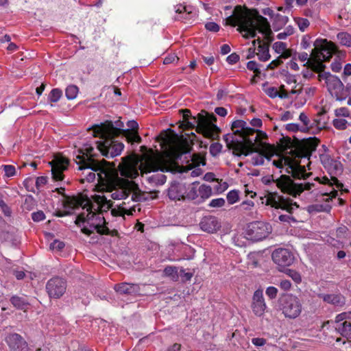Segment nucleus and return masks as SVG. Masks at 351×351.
<instances>
[{"label": "nucleus", "instance_id": "obj_16", "mask_svg": "<svg viewBox=\"0 0 351 351\" xmlns=\"http://www.w3.org/2000/svg\"><path fill=\"white\" fill-rule=\"evenodd\" d=\"M272 232L271 226L264 221L250 223L246 229V236L250 240L258 241L266 239Z\"/></svg>", "mask_w": 351, "mask_h": 351}, {"label": "nucleus", "instance_id": "obj_47", "mask_svg": "<svg viewBox=\"0 0 351 351\" xmlns=\"http://www.w3.org/2000/svg\"><path fill=\"white\" fill-rule=\"evenodd\" d=\"M326 113L324 110H322L321 112L317 113V117L314 119V122L316 123V126L319 128H322L325 127L326 121L323 120L322 116Z\"/></svg>", "mask_w": 351, "mask_h": 351}, {"label": "nucleus", "instance_id": "obj_46", "mask_svg": "<svg viewBox=\"0 0 351 351\" xmlns=\"http://www.w3.org/2000/svg\"><path fill=\"white\" fill-rule=\"evenodd\" d=\"M294 29L291 26L287 27L285 30L277 35V38L279 40H285L287 36H291L293 34Z\"/></svg>", "mask_w": 351, "mask_h": 351}, {"label": "nucleus", "instance_id": "obj_11", "mask_svg": "<svg viewBox=\"0 0 351 351\" xmlns=\"http://www.w3.org/2000/svg\"><path fill=\"white\" fill-rule=\"evenodd\" d=\"M279 308L286 318L295 319L302 311L301 300L293 294H287L279 299Z\"/></svg>", "mask_w": 351, "mask_h": 351}, {"label": "nucleus", "instance_id": "obj_17", "mask_svg": "<svg viewBox=\"0 0 351 351\" xmlns=\"http://www.w3.org/2000/svg\"><path fill=\"white\" fill-rule=\"evenodd\" d=\"M265 204L273 208L286 210L289 214L299 207L298 204L291 199L279 195L276 193H270L266 197Z\"/></svg>", "mask_w": 351, "mask_h": 351}, {"label": "nucleus", "instance_id": "obj_27", "mask_svg": "<svg viewBox=\"0 0 351 351\" xmlns=\"http://www.w3.org/2000/svg\"><path fill=\"white\" fill-rule=\"evenodd\" d=\"M6 339L12 351H25L27 349L25 341L19 334H10Z\"/></svg>", "mask_w": 351, "mask_h": 351}, {"label": "nucleus", "instance_id": "obj_50", "mask_svg": "<svg viewBox=\"0 0 351 351\" xmlns=\"http://www.w3.org/2000/svg\"><path fill=\"white\" fill-rule=\"evenodd\" d=\"M335 114L337 117H348L350 116V111L347 108L341 107L335 110Z\"/></svg>", "mask_w": 351, "mask_h": 351}, {"label": "nucleus", "instance_id": "obj_38", "mask_svg": "<svg viewBox=\"0 0 351 351\" xmlns=\"http://www.w3.org/2000/svg\"><path fill=\"white\" fill-rule=\"evenodd\" d=\"M309 55L306 52H302L298 54V59L302 62H305L304 65L306 64H311V66L313 68V69H315L317 71V65L315 66L316 62L313 61V59L312 58V60L309 59Z\"/></svg>", "mask_w": 351, "mask_h": 351}, {"label": "nucleus", "instance_id": "obj_1", "mask_svg": "<svg viewBox=\"0 0 351 351\" xmlns=\"http://www.w3.org/2000/svg\"><path fill=\"white\" fill-rule=\"evenodd\" d=\"M232 134L223 136L227 146L232 149L233 154L237 156H247L252 154L251 163L254 166L264 164L265 158L273 161L271 157L275 155V148L265 142L267 135L265 132L247 126L243 120H236L231 125ZM280 155H276L278 160Z\"/></svg>", "mask_w": 351, "mask_h": 351}, {"label": "nucleus", "instance_id": "obj_49", "mask_svg": "<svg viewBox=\"0 0 351 351\" xmlns=\"http://www.w3.org/2000/svg\"><path fill=\"white\" fill-rule=\"evenodd\" d=\"M279 91L278 97L282 99H286V98H291L295 99V97L296 96V94L291 93V90L289 91L284 88V86H281V88Z\"/></svg>", "mask_w": 351, "mask_h": 351}, {"label": "nucleus", "instance_id": "obj_55", "mask_svg": "<svg viewBox=\"0 0 351 351\" xmlns=\"http://www.w3.org/2000/svg\"><path fill=\"white\" fill-rule=\"evenodd\" d=\"M265 92L269 97H270L271 98L278 97V95H279L278 90L276 87H273V86L266 88L265 90Z\"/></svg>", "mask_w": 351, "mask_h": 351}, {"label": "nucleus", "instance_id": "obj_63", "mask_svg": "<svg viewBox=\"0 0 351 351\" xmlns=\"http://www.w3.org/2000/svg\"><path fill=\"white\" fill-rule=\"evenodd\" d=\"M33 221H40L45 219V214L43 211L33 213L32 215Z\"/></svg>", "mask_w": 351, "mask_h": 351}, {"label": "nucleus", "instance_id": "obj_39", "mask_svg": "<svg viewBox=\"0 0 351 351\" xmlns=\"http://www.w3.org/2000/svg\"><path fill=\"white\" fill-rule=\"evenodd\" d=\"M62 95V92L59 88H53L51 90L48 96V99L51 102H57L60 100Z\"/></svg>", "mask_w": 351, "mask_h": 351}, {"label": "nucleus", "instance_id": "obj_53", "mask_svg": "<svg viewBox=\"0 0 351 351\" xmlns=\"http://www.w3.org/2000/svg\"><path fill=\"white\" fill-rule=\"evenodd\" d=\"M311 39V36H309L308 35H304L301 40V47L304 49H308L311 46V44L312 43Z\"/></svg>", "mask_w": 351, "mask_h": 351}, {"label": "nucleus", "instance_id": "obj_25", "mask_svg": "<svg viewBox=\"0 0 351 351\" xmlns=\"http://www.w3.org/2000/svg\"><path fill=\"white\" fill-rule=\"evenodd\" d=\"M317 296L335 307H343L346 304V298L341 293H318Z\"/></svg>", "mask_w": 351, "mask_h": 351}, {"label": "nucleus", "instance_id": "obj_13", "mask_svg": "<svg viewBox=\"0 0 351 351\" xmlns=\"http://www.w3.org/2000/svg\"><path fill=\"white\" fill-rule=\"evenodd\" d=\"M337 50V47L335 44L326 40H322L319 46H315L312 50L311 56L313 57V61L316 62L317 71H323L324 66L322 62L329 60Z\"/></svg>", "mask_w": 351, "mask_h": 351}, {"label": "nucleus", "instance_id": "obj_35", "mask_svg": "<svg viewBox=\"0 0 351 351\" xmlns=\"http://www.w3.org/2000/svg\"><path fill=\"white\" fill-rule=\"evenodd\" d=\"M338 42L346 47H351V34L347 32H340L337 35Z\"/></svg>", "mask_w": 351, "mask_h": 351}, {"label": "nucleus", "instance_id": "obj_5", "mask_svg": "<svg viewBox=\"0 0 351 351\" xmlns=\"http://www.w3.org/2000/svg\"><path fill=\"white\" fill-rule=\"evenodd\" d=\"M319 143L317 138H309L302 142L300 149L290 151V156H278L273 161V165L279 169H285L287 173L295 178H306L308 176L306 167L310 165V156Z\"/></svg>", "mask_w": 351, "mask_h": 351}, {"label": "nucleus", "instance_id": "obj_56", "mask_svg": "<svg viewBox=\"0 0 351 351\" xmlns=\"http://www.w3.org/2000/svg\"><path fill=\"white\" fill-rule=\"evenodd\" d=\"M5 174L8 177L13 176L15 174V167L12 165H3V166Z\"/></svg>", "mask_w": 351, "mask_h": 351}, {"label": "nucleus", "instance_id": "obj_2", "mask_svg": "<svg viewBox=\"0 0 351 351\" xmlns=\"http://www.w3.org/2000/svg\"><path fill=\"white\" fill-rule=\"evenodd\" d=\"M94 203L88 199L82 200L76 197H65L63 202L65 210L58 212L57 216L71 215L73 210L81 206L83 211L76 218L75 223L82 227V232L90 235L95 231L100 234H109L106 220L101 213L107 212L112 206L111 200L105 195L92 196Z\"/></svg>", "mask_w": 351, "mask_h": 351}, {"label": "nucleus", "instance_id": "obj_43", "mask_svg": "<svg viewBox=\"0 0 351 351\" xmlns=\"http://www.w3.org/2000/svg\"><path fill=\"white\" fill-rule=\"evenodd\" d=\"M294 20L300 30L302 32H304L310 25V23L307 19L298 17L295 18Z\"/></svg>", "mask_w": 351, "mask_h": 351}, {"label": "nucleus", "instance_id": "obj_28", "mask_svg": "<svg viewBox=\"0 0 351 351\" xmlns=\"http://www.w3.org/2000/svg\"><path fill=\"white\" fill-rule=\"evenodd\" d=\"M114 289L121 294L136 295L140 293V287L137 284L121 283L116 285Z\"/></svg>", "mask_w": 351, "mask_h": 351}, {"label": "nucleus", "instance_id": "obj_64", "mask_svg": "<svg viewBox=\"0 0 351 351\" xmlns=\"http://www.w3.org/2000/svg\"><path fill=\"white\" fill-rule=\"evenodd\" d=\"M64 247V243L62 241L55 240L50 244V248L52 250H60Z\"/></svg>", "mask_w": 351, "mask_h": 351}, {"label": "nucleus", "instance_id": "obj_54", "mask_svg": "<svg viewBox=\"0 0 351 351\" xmlns=\"http://www.w3.org/2000/svg\"><path fill=\"white\" fill-rule=\"evenodd\" d=\"M254 206V203L252 200L244 201L239 206L240 209L243 210H251Z\"/></svg>", "mask_w": 351, "mask_h": 351}, {"label": "nucleus", "instance_id": "obj_15", "mask_svg": "<svg viewBox=\"0 0 351 351\" xmlns=\"http://www.w3.org/2000/svg\"><path fill=\"white\" fill-rule=\"evenodd\" d=\"M101 139L95 143L97 149L102 156L106 158H114L119 155L124 145L121 142L114 139V136H99Z\"/></svg>", "mask_w": 351, "mask_h": 351}, {"label": "nucleus", "instance_id": "obj_36", "mask_svg": "<svg viewBox=\"0 0 351 351\" xmlns=\"http://www.w3.org/2000/svg\"><path fill=\"white\" fill-rule=\"evenodd\" d=\"M133 212H135V209L134 208H127L123 207V206H119L118 208H114L111 209V215L112 216H123L124 215H133Z\"/></svg>", "mask_w": 351, "mask_h": 351}, {"label": "nucleus", "instance_id": "obj_18", "mask_svg": "<svg viewBox=\"0 0 351 351\" xmlns=\"http://www.w3.org/2000/svg\"><path fill=\"white\" fill-rule=\"evenodd\" d=\"M46 289L50 298H60L64 295L66 289V282L61 278L56 277L48 280Z\"/></svg>", "mask_w": 351, "mask_h": 351}, {"label": "nucleus", "instance_id": "obj_6", "mask_svg": "<svg viewBox=\"0 0 351 351\" xmlns=\"http://www.w3.org/2000/svg\"><path fill=\"white\" fill-rule=\"evenodd\" d=\"M104 178V183L99 191L110 193L113 199H125L130 195L133 202L147 199L146 194L140 190L137 184L134 181L119 177L114 165L112 172L106 173Z\"/></svg>", "mask_w": 351, "mask_h": 351}, {"label": "nucleus", "instance_id": "obj_51", "mask_svg": "<svg viewBox=\"0 0 351 351\" xmlns=\"http://www.w3.org/2000/svg\"><path fill=\"white\" fill-rule=\"evenodd\" d=\"M278 289L276 288L275 287H268L267 289H266V291H265V293L266 295L268 296V298H269L270 299H274L276 298L277 296V294H278Z\"/></svg>", "mask_w": 351, "mask_h": 351}, {"label": "nucleus", "instance_id": "obj_60", "mask_svg": "<svg viewBox=\"0 0 351 351\" xmlns=\"http://www.w3.org/2000/svg\"><path fill=\"white\" fill-rule=\"evenodd\" d=\"M178 59L179 58L174 53L169 54L168 56H167L165 58L163 63L165 64H169L174 62L175 61H178Z\"/></svg>", "mask_w": 351, "mask_h": 351}, {"label": "nucleus", "instance_id": "obj_34", "mask_svg": "<svg viewBox=\"0 0 351 351\" xmlns=\"http://www.w3.org/2000/svg\"><path fill=\"white\" fill-rule=\"evenodd\" d=\"M176 12L180 14L186 13L185 16H182V18L186 20L190 19L196 16V12H193L191 7H187L182 5H176Z\"/></svg>", "mask_w": 351, "mask_h": 351}, {"label": "nucleus", "instance_id": "obj_52", "mask_svg": "<svg viewBox=\"0 0 351 351\" xmlns=\"http://www.w3.org/2000/svg\"><path fill=\"white\" fill-rule=\"evenodd\" d=\"M197 196V192L193 183L192 186L189 188V192L186 193V197L191 199H195Z\"/></svg>", "mask_w": 351, "mask_h": 351}, {"label": "nucleus", "instance_id": "obj_41", "mask_svg": "<svg viewBox=\"0 0 351 351\" xmlns=\"http://www.w3.org/2000/svg\"><path fill=\"white\" fill-rule=\"evenodd\" d=\"M332 125L337 130H345L348 126V121L345 119L338 117L333 120Z\"/></svg>", "mask_w": 351, "mask_h": 351}, {"label": "nucleus", "instance_id": "obj_57", "mask_svg": "<svg viewBox=\"0 0 351 351\" xmlns=\"http://www.w3.org/2000/svg\"><path fill=\"white\" fill-rule=\"evenodd\" d=\"M225 204V199L223 198L213 199L209 204L211 207H221Z\"/></svg>", "mask_w": 351, "mask_h": 351}, {"label": "nucleus", "instance_id": "obj_8", "mask_svg": "<svg viewBox=\"0 0 351 351\" xmlns=\"http://www.w3.org/2000/svg\"><path fill=\"white\" fill-rule=\"evenodd\" d=\"M123 128V123L121 121H117L114 123L110 121H106L104 123L93 125L92 130L94 136L117 137L122 134L129 143L141 142V138L138 134L124 130Z\"/></svg>", "mask_w": 351, "mask_h": 351}, {"label": "nucleus", "instance_id": "obj_45", "mask_svg": "<svg viewBox=\"0 0 351 351\" xmlns=\"http://www.w3.org/2000/svg\"><path fill=\"white\" fill-rule=\"evenodd\" d=\"M227 200L230 204H233L239 201V191L236 190H232L227 194Z\"/></svg>", "mask_w": 351, "mask_h": 351}, {"label": "nucleus", "instance_id": "obj_37", "mask_svg": "<svg viewBox=\"0 0 351 351\" xmlns=\"http://www.w3.org/2000/svg\"><path fill=\"white\" fill-rule=\"evenodd\" d=\"M79 92V88L75 85H69L65 90V95L68 99L71 100L76 98Z\"/></svg>", "mask_w": 351, "mask_h": 351}, {"label": "nucleus", "instance_id": "obj_24", "mask_svg": "<svg viewBox=\"0 0 351 351\" xmlns=\"http://www.w3.org/2000/svg\"><path fill=\"white\" fill-rule=\"evenodd\" d=\"M188 152L189 147L186 144L175 141L169 145L167 153L171 159L177 160L180 158L182 154H186Z\"/></svg>", "mask_w": 351, "mask_h": 351}, {"label": "nucleus", "instance_id": "obj_3", "mask_svg": "<svg viewBox=\"0 0 351 351\" xmlns=\"http://www.w3.org/2000/svg\"><path fill=\"white\" fill-rule=\"evenodd\" d=\"M118 169L121 176L131 179L136 178L140 170L142 177L152 185L165 184L167 177L163 172L168 171L167 167L161 165L160 159L156 156H147L141 164L136 156L123 158L118 165Z\"/></svg>", "mask_w": 351, "mask_h": 351}, {"label": "nucleus", "instance_id": "obj_30", "mask_svg": "<svg viewBox=\"0 0 351 351\" xmlns=\"http://www.w3.org/2000/svg\"><path fill=\"white\" fill-rule=\"evenodd\" d=\"M258 47L257 48L258 52L256 53L258 59L261 61H267L270 58L269 52V46L266 44H262L261 40L257 39Z\"/></svg>", "mask_w": 351, "mask_h": 351}, {"label": "nucleus", "instance_id": "obj_62", "mask_svg": "<svg viewBox=\"0 0 351 351\" xmlns=\"http://www.w3.org/2000/svg\"><path fill=\"white\" fill-rule=\"evenodd\" d=\"M221 147L219 143H213L210 147V152L213 155H216L221 152Z\"/></svg>", "mask_w": 351, "mask_h": 351}, {"label": "nucleus", "instance_id": "obj_32", "mask_svg": "<svg viewBox=\"0 0 351 351\" xmlns=\"http://www.w3.org/2000/svg\"><path fill=\"white\" fill-rule=\"evenodd\" d=\"M273 49L274 51L280 54V57L283 58H287L291 56V52L287 48V44L280 41L276 42L273 45Z\"/></svg>", "mask_w": 351, "mask_h": 351}, {"label": "nucleus", "instance_id": "obj_12", "mask_svg": "<svg viewBox=\"0 0 351 351\" xmlns=\"http://www.w3.org/2000/svg\"><path fill=\"white\" fill-rule=\"evenodd\" d=\"M197 124L198 132L202 133L205 137L216 139L220 132V129L216 125L217 117L213 114H198V119L193 118Z\"/></svg>", "mask_w": 351, "mask_h": 351}, {"label": "nucleus", "instance_id": "obj_20", "mask_svg": "<svg viewBox=\"0 0 351 351\" xmlns=\"http://www.w3.org/2000/svg\"><path fill=\"white\" fill-rule=\"evenodd\" d=\"M317 88L314 86H306L291 90V93L296 94L294 101V106L297 108L302 107L308 99L314 96Z\"/></svg>", "mask_w": 351, "mask_h": 351}, {"label": "nucleus", "instance_id": "obj_7", "mask_svg": "<svg viewBox=\"0 0 351 351\" xmlns=\"http://www.w3.org/2000/svg\"><path fill=\"white\" fill-rule=\"evenodd\" d=\"M80 154L76 156V163L78 165V169L80 171H88L85 178H82V182H92L96 178V173L98 176L99 188L101 189L104 183V176L106 173L112 172V169L114 165L110 164L104 159L99 160L93 158L94 147L90 145H85L82 149L79 150Z\"/></svg>", "mask_w": 351, "mask_h": 351}, {"label": "nucleus", "instance_id": "obj_21", "mask_svg": "<svg viewBox=\"0 0 351 351\" xmlns=\"http://www.w3.org/2000/svg\"><path fill=\"white\" fill-rule=\"evenodd\" d=\"M271 257L274 262L280 267L289 266L294 261L293 254L289 250L284 248L275 250Z\"/></svg>", "mask_w": 351, "mask_h": 351}, {"label": "nucleus", "instance_id": "obj_14", "mask_svg": "<svg viewBox=\"0 0 351 351\" xmlns=\"http://www.w3.org/2000/svg\"><path fill=\"white\" fill-rule=\"evenodd\" d=\"M318 77L319 81H325L328 92L337 100L341 101L346 98V91L344 85L338 77L323 71H319Z\"/></svg>", "mask_w": 351, "mask_h": 351}, {"label": "nucleus", "instance_id": "obj_10", "mask_svg": "<svg viewBox=\"0 0 351 351\" xmlns=\"http://www.w3.org/2000/svg\"><path fill=\"white\" fill-rule=\"evenodd\" d=\"M316 180L323 185L328 186L329 189L326 191L320 190L322 200L325 201L326 203L324 205L315 204L313 207L318 212H329L331 209L329 202L337 195V191L335 189L334 186L337 189H340L343 185L335 176H331L330 179L326 176L317 177Z\"/></svg>", "mask_w": 351, "mask_h": 351}, {"label": "nucleus", "instance_id": "obj_22", "mask_svg": "<svg viewBox=\"0 0 351 351\" xmlns=\"http://www.w3.org/2000/svg\"><path fill=\"white\" fill-rule=\"evenodd\" d=\"M186 186L178 182H171L167 190L168 197L172 201H180L184 199L186 194Z\"/></svg>", "mask_w": 351, "mask_h": 351}, {"label": "nucleus", "instance_id": "obj_19", "mask_svg": "<svg viewBox=\"0 0 351 351\" xmlns=\"http://www.w3.org/2000/svg\"><path fill=\"white\" fill-rule=\"evenodd\" d=\"M50 165L53 179L56 181L62 180L64 178L63 172L67 169L69 160L61 155H56L50 162Z\"/></svg>", "mask_w": 351, "mask_h": 351}, {"label": "nucleus", "instance_id": "obj_4", "mask_svg": "<svg viewBox=\"0 0 351 351\" xmlns=\"http://www.w3.org/2000/svg\"><path fill=\"white\" fill-rule=\"evenodd\" d=\"M226 25L232 27L238 26L239 32H245V38H254L256 31L263 34L267 40H271L270 37L272 31L267 19L260 15L255 9H249L245 6H235L232 15L226 19Z\"/></svg>", "mask_w": 351, "mask_h": 351}, {"label": "nucleus", "instance_id": "obj_31", "mask_svg": "<svg viewBox=\"0 0 351 351\" xmlns=\"http://www.w3.org/2000/svg\"><path fill=\"white\" fill-rule=\"evenodd\" d=\"M337 330L344 337L351 339V321H345L337 325Z\"/></svg>", "mask_w": 351, "mask_h": 351}, {"label": "nucleus", "instance_id": "obj_61", "mask_svg": "<svg viewBox=\"0 0 351 351\" xmlns=\"http://www.w3.org/2000/svg\"><path fill=\"white\" fill-rule=\"evenodd\" d=\"M247 68L257 74L261 73L258 67V64L255 61H249L247 64Z\"/></svg>", "mask_w": 351, "mask_h": 351}, {"label": "nucleus", "instance_id": "obj_29", "mask_svg": "<svg viewBox=\"0 0 351 351\" xmlns=\"http://www.w3.org/2000/svg\"><path fill=\"white\" fill-rule=\"evenodd\" d=\"M321 161L324 166L328 169L329 171H335V174L341 173L342 171L341 164L336 160L332 159L330 156L327 154L322 155Z\"/></svg>", "mask_w": 351, "mask_h": 351}, {"label": "nucleus", "instance_id": "obj_26", "mask_svg": "<svg viewBox=\"0 0 351 351\" xmlns=\"http://www.w3.org/2000/svg\"><path fill=\"white\" fill-rule=\"evenodd\" d=\"M199 226L201 230L204 232L214 233L220 228L221 224L215 217L206 216L202 219Z\"/></svg>", "mask_w": 351, "mask_h": 351}, {"label": "nucleus", "instance_id": "obj_59", "mask_svg": "<svg viewBox=\"0 0 351 351\" xmlns=\"http://www.w3.org/2000/svg\"><path fill=\"white\" fill-rule=\"evenodd\" d=\"M239 60V56L237 55L236 53H231L226 58V61L230 64H234L237 63Z\"/></svg>", "mask_w": 351, "mask_h": 351}, {"label": "nucleus", "instance_id": "obj_9", "mask_svg": "<svg viewBox=\"0 0 351 351\" xmlns=\"http://www.w3.org/2000/svg\"><path fill=\"white\" fill-rule=\"evenodd\" d=\"M262 182L265 184L274 182L282 193L295 197L304 191H309L314 186V184L310 182H295L287 175H281L277 178H274L273 176H265L262 178Z\"/></svg>", "mask_w": 351, "mask_h": 351}, {"label": "nucleus", "instance_id": "obj_33", "mask_svg": "<svg viewBox=\"0 0 351 351\" xmlns=\"http://www.w3.org/2000/svg\"><path fill=\"white\" fill-rule=\"evenodd\" d=\"M10 302L14 307H16L18 309L23 310L25 311L27 310L29 306V303L23 297H19L16 295L12 296L10 298Z\"/></svg>", "mask_w": 351, "mask_h": 351}, {"label": "nucleus", "instance_id": "obj_23", "mask_svg": "<svg viewBox=\"0 0 351 351\" xmlns=\"http://www.w3.org/2000/svg\"><path fill=\"white\" fill-rule=\"evenodd\" d=\"M251 307L256 316L261 317L265 313L267 305L262 290L258 289L254 293Z\"/></svg>", "mask_w": 351, "mask_h": 351}, {"label": "nucleus", "instance_id": "obj_48", "mask_svg": "<svg viewBox=\"0 0 351 351\" xmlns=\"http://www.w3.org/2000/svg\"><path fill=\"white\" fill-rule=\"evenodd\" d=\"M351 318V312H344L340 314H338L335 317V322L337 324L342 323L345 321H348V319Z\"/></svg>", "mask_w": 351, "mask_h": 351}, {"label": "nucleus", "instance_id": "obj_58", "mask_svg": "<svg viewBox=\"0 0 351 351\" xmlns=\"http://www.w3.org/2000/svg\"><path fill=\"white\" fill-rule=\"evenodd\" d=\"M205 27L207 30L213 32H217L219 30V25L214 22H208L206 23Z\"/></svg>", "mask_w": 351, "mask_h": 351}, {"label": "nucleus", "instance_id": "obj_42", "mask_svg": "<svg viewBox=\"0 0 351 351\" xmlns=\"http://www.w3.org/2000/svg\"><path fill=\"white\" fill-rule=\"evenodd\" d=\"M164 273L167 276H170L173 280L178 278V268L175 266H167L164 269Z\"/></svg>", "mask_w": 351, "mask_h": 351}, {"label": "nucleus", "instance_id": "obj_40", "mask_svg": "<svg viewBox=\"0 0 351 351\" xmlns=\"http://www.w3.org/2000/svg\"><path fill=\"white\" fill-rule=\"evenodd\" d=\"M199 195L204 199L208 198L212 194V189L210 186L202 184L198 189Z\"/></svg>", "mask_w": 351, "mask_h": 351}, {"label": "nucleus", "instance_id": "obj_44", "mask_svg": "<svg viewBox=\"0 0 351 351\" xmlns=\"http://www.w3.org/2000/svg\"><path fill=\"white\" fill-rule=\"evenodd\" d=\"M286 274L291 278L296 284H300L302 282L300 274L295 270L288 269L286 270Z\"/></svg>", "mask_w": 351, "mask_h": 351}]
</instances>
